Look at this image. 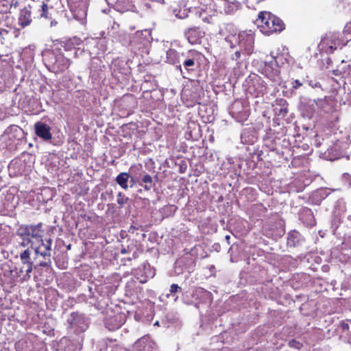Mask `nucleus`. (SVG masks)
I'll list each match as a JSON object with an SVG mask.
<instances>
[{
	"mask_svg": "<svg viewBox=\"0 0 351 351\" xmlns=\"http://www.w3.org/2000/svg\"><path fill=\"white\" fill-rule=\"evenodd\" d=\"M319 145H320V144H319V143H316V146H317V147H319Z\"/></svg>",
	"mask_w": 351,
	"mask_h": 351,
	"instance_id": "63",
	"label": "nucleus"
},
{
	"mask_svg": "<svg viewBox=\"0 0 351 351\" xmlns=\"http://www.w3.org/2000/svg\"><path fill=\"white\" fill-rule=\"evenodd\" d=\"M289 346L291 348H295L296 349H300L301 347L300 343L294 339H293L289 342Z\"/></svg>",
	"mask_w": 351,
	"mask_h": 351,
	"instance_id": "50",
	"label": "nucleus"
},
{
	"mask_svg": "<svg viewBox=\"0 0 351 351\" xmlns=\"http://www.w3.org/2000/svg\"><path fill=\"white\" fill-rule=\"evenodd\" d=\"M322 100L319 99H307L304 101L300 107L301 114L304 118L311 119L316 110L317 106H320Z\"/></svg>",
	"mask_w": 351,
	"mask_h": 351,
	"instance_id": "14",
	"label": "nucleus"
},
{
	"mask_svg": "<svg viewBox=\"0 0 351 351\" xmlns=\"http://www.w3.org/2000/svg\"><path fill=\"white\" fill-rule=\"evenodd\" d=\"M302 242V237L296 230H291L287 236V245L291 247H295L300 245Z\"/></svg>",
	"mask_w": 351,
	"mask_h": 351,
	"instance_id": "31",
	"label": "nucleus"
},
{
	"mask_svg": "<svg viewBox=\"0 0 351 351\" xmlns=\"http://www.w3.org/2000/svg\"><path fill=\"white\" fill-rule=\"evenodd\" d=\"M204 33L198 27H192L184 31V36L189 43L195 45L200 43Z\"/></svg>",
	"mask_w": 351,
	"mask_h": 351,
	"instance_id": "19",
	"label": "nucleus"
},
{
	"mask_svg": "<svg viewBox=\"0 0 351 351\" xmlns=\"http://www.w3.org/2000/svg\"><path fill=\"white\" fill-rule=\"evenodd\" d=\"M16 351H34V345L29 339H22L15 343Z\"/></svg>",
	"mask_w": 351,
	"mask_h": 351,
	"instance_id": "33",
	"label": "nucleus"
},
{
	"mask_svg": "<svg viewBox=\"0 0 351 351\" xmlns=\"http://www.w3.org/2000/svg\"><path fill=\"white\" fill-rule=\"evenodd\" d=\"M141 165H138L130 167V172L134 174V176L130 175L129 180L132 184L131 186L135 184L136 183H138L140 186H143L142 183L140 182V176H141Z\"/></svg>",
	"mask_w": 351,
	"mask_h": 351,
	"instance_id": "34",
	"label": "nucleus"
},
{
	"mask_svg": "<svg viewBox=\"0 0 351 351\" xmlns=\"http://www.w3.org/2000/svg\"><path fill=\"white\" fill-rule=\"evenodd\" d=\"M225 240L226 241L228 244H230V235H226L225 237Z\"/></svg>",
	"mask_w": 351,
	"mask_h": 351,
	"instance_id": "57",
	"label": "nucleus"
},
{
	"mask_svg": "<svg viewBox=\"0 0 351 351\" xmlns=\"http://www.w3.org/2000/svg\"><path fill=\"white\" fill-rule=\"evenodd\" d=\"M280 114H282L283 115H285V114L287 113V108H281L280 110Z\"/></svg>",
	"mask_w": 351,
	"mask_h": 351,
	"instance_id": "55",
	"label": "nucleus"
},
{
	"mask_svg": "<svg viewBox=\"0 0 351 351\" xmlns=\"http://www.w3.org/2000/svg\"><path fill=\"white\" fill-rule=\"evenodd\" d=\"M96 349L103 350V349L110 350V351H123V349L116 344L115 341L108 339H101L97 342Z\"/></svg>",
	"mask_w": 351,
	"mask_h": 351,
	"instance_id": "28",
	"label": "nucleus"
},
{
	"mask_svg": "<svg viewBox=\"0 0 351 351\" xmlns=\"http://www.w3.org/2000/svg\"><path fill=\"white\" fill-rule=\"evenodd\" d=\"M348 40L349 39H344V33L328 32L322 37L318 45V49L321 53H332L335 50L345 46Z\"/></svg>",
	"mask_w": 351,
	"mask_h": 351,
	"instance_id": "3",
	"label": "nucleus"
},
{
	"mask_svg": "<svg viewBox=\"0 0 351 351\" xmlns=\"http://www.w3.org/2000/svg\"><path fill=\"white\" fill-rule=\"evenodd\" d=\"M133 274L140 283L143 284L154 276L155 271L148 263H144L133 271Z\"/></svg>",
	"mask_w": 351,
	"mask_h": 351,
	"instance_id": "10",
	"label": "nucleus"
},
{
	"mask_svg": "<svg viewBox=\"0 0 351 351\" xmlns=\"http://www.w3.org/2000/svg\"><path fill=\"white\" fill-rule=\"evenodd\" d=\"M152 40V38L151 31L149 29H145L141 31H137L134 34L131 40V44L140 49L141 47H147L151 43Z\"/></svg>",
	"mask_w": 351,
	"mask_h": 351,
	"instance_id": "11",
	"label": "nucleus"
},
{
	"mask_svg": "<svg viewBox=\"0 0 351 351\" xmlns=\"http://www.w3.org/2000/svg\"><path fill=\"white\" fill-rule=\"evenodd\" d=\"M157 176L154 178L149 174L143 172L141 171V176H140V182L142 183L143 187L146 191H150L156 184L157 181Z\"/></svg>",
	"mask_w": 351,
	"mask_h": 351,
	"instance_id": "29",
	"label": "nucleus"
},
{
	"mask_svg": "<svg viewBox=\"0 0 351 351\" xmlns=\"http://www.w3.org/2000/svg\"><path fill=\"white\" fill-rule=\"evenodd\" d=\"M223 3V10L226 14H231L239 10L241 3L237 1H230L229 0H219Z\"/></svg>",
	"mask_w": 351,
	"mask_h": 351,
	"instance_id": "32",
	"label": "nucleus"
},
{
	"mask_svg": "<svg viewBox=\"0 0 351 351\" xmlns=\"http://www.w3.org/2000/svg\"><path fill=\"white\" fill-rule=\"evenodd\" d=\"M256 24L261 32L267 36L274 32H280L285 29L282 21L269 12H261Z\"/></svg>",
	"mask_w": 351,
	"mask_h": 351,
	"instance_id": "2",
	"label": "nucleus"
},
{
	"mask_svg": "<svg viewBox=\"0 0 351 351\" xmlns=\"http://www.w3.org/2000/svg\"><path fill=\"white\" fill-rule=\"evenodd\" d=\"M35 134L45 141L52 138L51 128L46 123L38 121L34 124Z\"/></svg>",
	"mask_w": 351,
	"mask_h": 351,
	"instance_id": "20",
	"label": "nucleus"
},
{
	"mask_svg": "<svg viewBox=\"0 0 351 351\" xmlns=\"http://www.w3.org/2000/svg\"><path fill=\"white\" fill-rule=\"evenodd\" d=\"M93 38H87L84 40L85 50L88 52L90 57H93V56H96L97 55H99V51L96 49L97 45H90L89 44V41Z\"/></svg>",
	"mask_w": 351,
	"mask_h": 351,
	"instance_id": "41",
	"label": "nucleus"
},
{
	"mask_svg": "<svg viewBox=\"0 0 351 351\" xmlns=\"http://www.w3.org/2000/svg\"><path fill=\"white\" fill-rule=\"evenodd\" d=\"M36 266H38V265H29V264L23 265L22 267L20 268L19 273L20 274H25L24 276H23L24 280L29 279L30 278V274L32 273L33 268L34 267L36 268Z\"/></svg>",
	"mask_w": 351,
	"mask_h": 351,
	"instance_id": "40",
	"label": "nucleus"
},
{
	"mask_svg": "<svg viewBox=\"0 0 351 351\" xmlns=\"http://www.w3.org/2000/svg\"><path fill=\"white\" fill-rule=\"evenodd\" d=\"M175 16L178 19H184L188 16V12L184 10L182 12L179 10L178 12H176V10H174Z\"/></svg>",
	"mask_w": 351,
	"mask_h": 351,
	"instance_id": "48",
	"label": "nucleus"
},
{
	"mask_svg": "<svg viewBox=\"0 0 351 351\" xmlns=\"http://www.w3.org/2000/svg\"><path fill=\"white\" fill-rule=\"evenodd\" d=\"M184 53H180L174 49H169L166 52V60L165 62L170 64H172L176 66L177 69H178L182 73H183V70L182 67V64H180L181 56H182Z\"/></svg>",
	"mask_w": 351,
	"mask_h": 351,
	"instance_id": "18",
	"label": "nucleus"
},
{
	"mask_svg": "<svg viewBox=\"0 0 351 351\" xmlns=\"http://www.w3.org/2000/svg\"><path fill=\"white\" fill-rule=\"evenodd\" d=\"M197 54L195 51H189L186 53H184L182 56H181L180 64L182 65L184 69L189 73L190 71H193L196 68V58Z\"/></svg>",
	"mask_w": 351,
	"mask_h": 351,
	"instance_id": "17",
	"label": "nucleus"
},
{
	"mask_svg": "<svg viewBox=\"0 0 351 351\" xmlns=\"http://www.w3.org/2000/svg\"><path fill=\"white\" fill-rule=\"evenodd\" d=\"M33 251V247H27L26 250H23L20 253L19 256L22 265H34V261L31 258V254Z\"/></svg>",
	"mask_w": 351,
	"mask_h": 351,
	"instance_id": "38",
	"label": "nucleus"
},
{
	"mask_svg": "<svg viewBox=\"0 0 351 351\" xmlns=\"http://www.w3.org/2000/svg\"><path fill=\"white\" fill-rule=\"evenodd\" d=\"M34 252L36 255H40L44 259L43 261H40L37 263L38 266L47 268L51 267V252H47V250H43V248H40V247H34Z\"/></svg>",
	"mask_w": 351,
	"mask_h": 351,
	"instance_id": "23",
	"label": "nucleus"
},
{
	"mask_svg": "<svg viewBox=\"0 0 351 351\" xmlns=\"http://www.w3.org/2000/svg\"><path fill=\"white\" fill-rule=\"evenodd\" d=\"M41 14H40V16L41 17H45V18H48V6H47V3H45L44 2L43 3L42 5H41Z\"/></svg>",
	"mask_w": 351,
	"mask_h": 351,
	"instance_id": "49",
	"label": "nucleus"
},
{
	"mask_svg": "<svg viewBox=\"0 0 351 351\" xmlns=\"http://www.w3.org/2000/svg\"><path fill=\"white\" fill-rule=\"evenodd\" d=\"M136 256H137V252H136V251H134V252H133L132 256V257L128 258V260H132V258H136Z\"/></svg>",
	"mask_w": 351,
	"mask_h": 351,
	"instance_id": "56",
	"label": "nucleus"
},
{
	"mask_svg": "<svg viewBox=\"0 0 351 351\" xmlns=\"http://www.w3.org/2000/svg\"><path fill=\"white\" fill-rule=\"evenodd\" d=\"M300 219L303 220L307 226H313L315 224L313 212L308 208H304L302 209Z\"/></svg>",
	"mask_w": 351,
	"mask_h": 351,
	"instance_id": "37",
	"label": "nucleus"
},
{
	"mask_svg": "<svg viewBox=\"0 0 351 351\" xmlns=\"http://www.w3.org/2000/svg\"><path fill=\"white\" fill-rule=\"evenodd\" d=\"M71 64L70 59L60 53L55 56L53 69L56 72H62L67 69Z\"/></svg>",
	"mask_w": 351,
	"mask_h": 351,
	"instance_id": "24",
	"label": "nucleus"
},
{
	"mask_svg": "<svg viewBox=\"0 0 351 351\" xmlns=\"http://www.w3.org/2000/svg\"><path fill=\"white\" fill-rule=\"evenodd\" d=\"M97 350H98V351H101V350H100L99 349H97ZM102 351H110V350L103 349V350H102Z\"/></svg>",
	"mask_w": 351,
	"mask_h": 351,
	"instance_id": "60",
	"label": "nucleus"
},
{
	"mask_svg": "<svg viewBox=\"0 0 351 351\" xmlns=\"http://www.w3.org/2000/svg\"><path fill=\"white\" fill-rule=\"evenodd\" d=\"M181 291H182V288L180 286H178L177 284H172L170 286L169 292H170V294H171V295H174L175 293H176L178 292H180Z\"/></svg>",
	"mask_w": 351,
	"mask_h": 351,
	"instance_id": "47",
	"label": "nucleus"
},
{
	"mask_svg": "<svg viewBox=\"0 0 351 351\" xmlns=\"http://www.w3.org/2000/svg\"><path fill=\"white\" fill-rule=\"evenodd\" d=\"M92 62L90 67V76L93 80H97L98 78H101L103 68H104V65L101 61L96 56L91 57Z\"/></svg>",
	"mask_w": 351,
	"mask_h": 351,
	"instance_id": "21",
	"label": "nucleus"
},
{
	"mask_svg": "<svg viewBox=\"0 0 351 351\" xmlns=\"http://www.w3.org/2000/svg\"><path fill=\"white\" fill-rule=\"evenodd\" d=\"M31 22L32 16L30 8L25 7L20 11L19 25L22 27H25L30 25Z\"/></svg>",
	"mask_w": 351,
	"mask_h": 351,
	"instance_id": "30",
	"label": "nucleus"
},
{
	"mask_svg": "<svg viewBox=\"0 0 351 351\" xmlns=\"http://www.w3.org/2000/svg\"><path fill=\"white\" fill-rule=\"evenodd\" d=\"M244 138H245V134H241V139L242 143H245V140H244Z\"/></svg>",
	"mask_w": 351,
	"mask_h": 351,
	"instance_id": "59",
	"label": "nucleus"
},
{
	"mask_svg": "<svg viewBox=\"0 0 351 351\" xmlns=\"http://www.w3.org/2000/svg\"><path fill=\"white\" fill-rule=\"evenodd\" d=\"M154 324L155 325H158V322L157 321Z\"/></svg>",
	"mask_w": 351,
	"mask_h": 351,
	"instance_id": "64",
	"label": "nucleus"
},
{
	"mask_svg": "<svg viewBox=\"0 0 351 351\" xmlns=\"http://www.w3.org/2000/svg\"><path fill=\"white\" fill-rule=\"evenodd\" d=\"M51 245H52V239H43L42 237V241L38 242V245H35V247H40L43 250H47V252H51Z\"/></svg>",
	"mask_w": 351,
	"mask_h": 351,
	"instance_id": "43",
	"label": "nucleus"
},
{
	"mask_svg": "<svg viewBox=\"0 0 351 351\" xmlns=\"http://www.w3.org/2000/svg\"><path fill=\"white\" fill-rule=\"evenodd\" d=\"M129 252H130V248L129 246L127 248L126 247H122V249L121 250V253L123 254H127Z\"/></svg>",
	"mask_w": 351,
	"mask_h": 351,
	"instance_id": "54",
	"label": "nucleus"
},
{
	"mask_svg": "<svg viewBox=\"0 0 351 351\" xmlns=\"http://www.w3.org/2000/svg\"><path fill=\"white\" fill-rule=\"evenodd\" d=\"M186 165H184V167H182V166H181V167H180V171L181 173H183V172H184V171L186 170Z\"/></svg>",
	"mask_w": 351,
	"mask_h": 351,
	"instance_id": "58",
	"label": "nucleus"
},
{
	"mask_svg": "<svg viewBox=\"0 0 351 351\" xmlns=\"http://www.w3.org/2000/svg\"><path fill=\"white\" fill-rule=\"evenodd\" d=\"M339 328L343 331H348L350 333V337H349V343L351 344V319H347L346 321H343L339 324Z\"/></svg>",
	"mask_w": 351,
	"mask_h": 351,
	"instance_id": "44",
	"label": "nucleus"
},
{
	"mask_svg": "<svg viewBox=\"0 0 351 351\" xmlns=\"http://www.w3.org/2000/svg\"><path fill=\"white\" fill-rule=\"evenodd\" d=\"M106 1L109 6L121 13L128 11L139 12L136 5L132 3V0H106Z\"/></svg>",
	"mask_w": 351,
	"mask_h": 351,
	"instance_id": "12",
	"label": "nucleus"
},
{
	"mask_svg": "<svg viewBox=\"0 0 351 351\" xmlns=\"http://www.w3.org/2000/svg\"><path fill=\"white\" fill-rule=\"evenodd\" d=\"M239 45L247 55H250L254 49V34L252 30L243 31L238 34Z\"/></svg>",
	"mask_w": 351,
	"mask_h": 351,
	"instance_id": "8",
	"label": "nucleus"
},
{
	"mask_svg": "<svg viewBox=\"0 0 351 351\" xmlns=\"http://www.w3.org/2000/svg\"><path fill=\"white\" fill-rule=\"evenodd\" d=\"M349 242L351 244V236L349 237Z\"/></svg>",
	"mask_w": 351,
	"mask_h": 351,
	"instance_id": "62",
	"label": "nucleus"
},
{
	"mask_svg": "<svg viewBox=\"0 0 351 351\" xmlns=\"http://www.w3.org/2000/svg\"><path fill=\"white\" fill-rule=\"evenodd\" d=\"M129 200V198L121 192H119L118 193L117 204L119 205L120 207H123L125 204H126L128 202Z\"/></svg>",
	"mask_w": 351,
	"mask_h": 351,
	"instance_id": "45",
	"label": "nucleus"
},
{
	"mask_svg": "<svg viewBox=\"0 0 351 351\" xmlns=\"http://www.w3.org/2000/svg\"><path fill=\"white\" fill-rule=\"evenodd\" d=\"M68 329L76 334L84 332L88 328L89 322L87 317L78 312H73L67 319Z\"/></svg>",
	"mask_w": 351,
	"mask_h": 351,
	"instance_id": "6",
	"label": "nucleus"
},
{
	"mask_svg": "<svg viewBox=\"0 0 351 351\" xmlns=\"http://www.w3.org/2000/svg\"><path fill=\"white\" fill-rule=\"evenodd\" d=\"M333 191H335V190H332L330 188L318 189L311 193L309 199L313 204L319 205L322 200L329 196Z\"/></svg>",
	"mask_w": 351,
	"mask_h": 351,
	"instance_id": "22",
	"label": "nucleus"
},
{
	"mask_svg": "<svg viewBox=\"0 0 351 351\" xmlns=\"http://www.w3.org/2000/svg\"><path fill=\"white\" fill-rule=\"evenodd\" d=\"M283 60H287L282 56H278L271 60L265 62L261 69V73L275 84L282 82V77L279 70L280 64H283Z\"/></svg>",
	"mask_w": 351,
	"mask_h": 351,
	"instance_id": "4",
	"label": "nucleus"
},
{
	"mask_svg": "<svg viewBox=\"0 0 351 351\" xmlns=\"http://www.w3.org/2000/svg\"><path fill=\"white\" fill-rule=\"evenodd\" d=\"M134 350L157 351V346L149 335H145L135 342Z\"/></svg>",
	"mask_w": 351,
	"mask_h": 351,
	"instance_id": "16",
	"label": "nucleus"
},
{
	"mask_svg": "<svg viewBox=\"0 0 351 351\" xmlns=\"http://www.w3.org/2000/svg\"><path fill=\"white\" fill-rule=\"evenodd\" d=\"M306 82L307 83V84L309 86L313 88L323 89L322 85L320 83V82L315 79H307L306 80Z\"/></svg>",
	"mask_w": 351,
	"mask_h": 351,
	"instance_id": "46",
	"label": "nucleus"
},
{
	"mask_svg": "<svg viewBox=\"0 0 351 351\" xmlns=\"http://www.w3.org/2000/svg\"><path fill=\"white\" fill-rule=\"evenodd\" d=\"M349 145V137L347 136L341 139H337L325 152H321L322 157L330 161L339 159L343 157Z\"/></svg>",
	"mask_w": 351,
	"mask_h": 351,
	"instance_id": "5",
	"label": "nucleus"
},
{
	"mask_svg": "<svg viewBox=\"0 0 351 351\" xmlns=\"http://www.w3.org/2000/svg\"><path fill=\"white\" fill-rule=\"evenodd\" d=\"M8 170L10 174H22L23 173V162L21 160H12L8 165Z\"/></svg>",
	"mask_w": 351,
	"mask_h": 351,
	"instance_id": "35",
	"label": "nucleus"
},
{
	"mask_svg": "<svg viewBox=\"0 0 351 351\" xmlns=\"http://www.w3.org/2000/svg\"><path fill=\"white\" fill-rule=\"evenodd\" d=\"M112 74L116 77H119V75H127L129 73V68L124 61L114 60L111 65Z\"/></svg>",
	"mask_w": 351,
	"mask_h": 351,
	"instance_id": "25",
	"label": "nucleus"
},
{
	"mask_svg": "<svg viewBox=\"0 0 351 351\" xmlns=\"http://www.w3.org/2000/svg\"><path fill=\"white\" fill-rule=\"evenodd\" d=\"M241 56V50H237L232 55V57H231V59L232 60H238Z\"/></svg>",
	"mask_w": 351,
	"mask_h": 351,
	"instance_id": "51",
	"label": "nucleus"
},
{
	"mask_svg": "<svg viewBox=\"0 0 351 351\" xmlns=\"http://www.w3.org/2000/svg\"><path fill=\"white\" fill-rule=\"evenodd\" d=\"M125 315L123 313H119L112 316L106 317L104 323L106 328L110 331L119 329L125 322Z\"/></svg>",
	"mask_w": 351,
	"mask_h": 351,
	"instance_id": "15",
	"label": "nucleus"
},
{
	"mask_svg": "<svg viewBox=\"0 0 351 351\" xmlns=\"http://www.w3.org/2000/svg\"><path fill=\"white\" fill-rule=\"evenodd\" d=\"M230 114L238 122H242L246 120L249 115L247 106H244L240 101H235L230 109Z\"/></svg>",
	"mask_w": 351,
	"mask_h": 351,
	"instance_id": "13",
	"label": "nucleus"
},
{
	"mask_svg": "<svg viewBox=\"0 0 351 351\" xmlns=\"http://www.w3.org/2000/svg\"><path fill=\"white\" fill-rule=\"evenodd\" d=\"M80 39L78 38H73V39L70 40V41L67 42L64 45V49L67 51H73V58H78L80 56H81L83 53H84L85 48L83 49H80V47H72L73 45H80Z\"/></svg>",
	"mask_w": 351,
	"mask_h": 351,
	"instance_id": "27",
	"label": "nucleus"
},
{
	"mask_svg": "<svg viewBox=\"0 0 351 351\" xmlns=\"http://www.w3.org/2000/svg\"><path fill=\"white\" fill-rule=\"evenodd\" d=\"M246 90L252 97H262L267 93V84L258 75H254L249 76L246 81Z\"/></svg>",
	"mask_w": 351,
	"mask_h": 351,
	"instance_id": "7",
	"label": "nucleus"
},
{
	"mask_svg": "<svg viewBox=\"0 0 351 351\" xmlns=\"http://www.w3.org/2000/svg\"><path fill=\"white\" fill-rule=\"evenodd\" d=\"M130 174L128 173L122 172L119 173L115 178L116 182L123 189L128 188V182H129Z\"/></svg>",
	"mask_w": 351,
	"mask_h": 351,
	"instance_id": "39",
	"label": "nucleus"
},
{
	"mask_svg": "<svg viewBox=\"0 0 351 351\" xmlns=\"http://www.w3.org/2000/svg\"><path fill=\"white\" fill-rule=\"evenodd\" d=\"M332 72L335 75H341V78L348 79L351 84V66L347 64L344 60H342L341 65L338 66ZM350 93H351V89Z\"/></svg>",
	"mask_w": 351,
	"mask_h": 351,
	"instance_id": "26",
	"label": "nucleus"
},
{
	"mask_svg": "<svg viewBox=\"0 0 351 351\" xmlns=\"http://www.w3.org/2000/svg\"><path fill=\"white\" fill-rule=\"evenodd\" d=\"M43 226L41 222L19 226L15 233L19 247L34 248L38 242L42 241L45 233Z\"/></svg>",
	"mask_w": 351,
	"mask_h": 351,
	"instance_id": "1",
	"label": "nucleus"
},
{
	"mask_svg": "<svg viewBox=\"0 0 351 351\" xmlns=\"http://www.w3.org/2000/svg\"><path fill=\"white\" fill-rule=\"evenodd\" d=\"M90 45H96V49L100 53H104L107 49V41L105 38H93L89 41Z\"/></svg>",
	"mask_w": 351,
	"mask_h": 351,
	"instance_id": "36",
	"label": "nucleus"
},
{
	"mask_svg": "<svg viewBox=\"0 0 351 351\" xmlns=\"http://www.w3.org/2000/svg\"><path fill=\"white\" fill-rule=\"evenodd\" d=\"M291 84L294 89H297L302 85V83L299 80H295L292 82Z\"/></svg>",
	"mask_w": 351,
	"mask_h": 351,
	"instance_id": "52",
	"label": "nucleus"
},
{
	"mask_svg": "<svg viewBox=\"0 0 351 351\" xmlns=\"http://www.w3.org/2000/svg\"><path fill=\"white\" fill-rule=\"evenodd\" d=\"M89 0H67L68 5L75 18L84 19L87 14Z\"/></svg>",
	"mask_w": 351,
	"mask_h": 351,
	"instance_id": "9",
	"label": "nucleus"
},
{
	"mask_svg": "<svg viewBox=\"0 0 351 351\" xmlns=\"http://www.w3.org/2000/svg\"><path fill=\"white\" fill-rule=\"evenodd\" d=\"M225 29L226 30H228L230 32H232V33H234V26L232 24H226L225 25Z\"/></svg>",
	"mask_w": 351,
	"mask_h": 351,
	"instance_id": "53",
	"label": "nucleus"
},
{
	"mask_svg": "<svg viewBox=\"0 0 351 351\" xmlns=\"http://www.w3.org/2000/svg\"><path fill=\"white\" fill-rule=\"evenodd\" d=\"M220 33H221L223 36H225V34L223 33V29H221Z\"/></svg>",
	"mask_w": 351,
	"mask_h": 351,
	"instance_id": "61",
	"label": "nucleus"
},
{
	"mask_svg": "<svg viewBox=\"0 0 351 351\" xmlns=\"http://www.w3.org/2000/svg\"><path fill=\"white\" fill-rule=\"evenodd\" d=\"M139 12H149L154 10V5L146 0H138Z\"/></svg>",
	"mask_w": 351,
	"mask_h": 351,
	"instance_id": "42",
	"label": "nucleus"
}]
</instances>
